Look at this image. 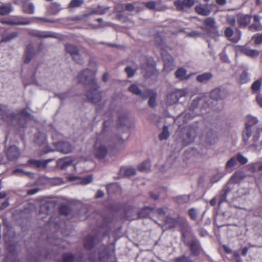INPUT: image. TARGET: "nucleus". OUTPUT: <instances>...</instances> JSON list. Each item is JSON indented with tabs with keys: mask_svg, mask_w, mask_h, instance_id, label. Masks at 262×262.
<instances>
[{
	"mask_svg": "<svg viewBox=\"0 0 262 262\" xmlns=\"http://www.w3.org/2000/svg\"><path fill=\"white\" fill-rule=\"evenodd\" d=\"M95 75L94 71L86 69L78 74L77 78L79 83L90 86V90L86 94V98L89 102L96 104L101 101V96L98 91L99 86L96 82Z\"/></svg>",
	"mask_w": 262,
	"mask_h": 262,
	"instance_id": "1",
	"label": "nucleus"
},
{
	"mask_svg": "<svg viewBox=\"0 0 262 262\" xmlns=\"http://www.w3.org/2000/svg\"><path fill=\"white\" fill-rule=\"evenodd\" d=\"M0 116L1 119L7 121L9 120L11 121H15L20 129L26 127L28 121L31 118V114L26 108L21 110L17 113L10 114L6 105L0 104Z\"/></svg>",
	"mask_w": 262,
	"mask_h": 262,
	"instance_id": "2",
	"label": "nucleus"
},
{
	"mask_svg": "<svg viewBox=\"0 0 262 262\" xmlns=\"http://www.w3.org/2000/svg\"><path fill=\"white\" fill-rule=\"evenodd\" d=\"M248 121L245 123V129L243 132L242 136L243 141L246 143L249 138L252 135V132L253 129H255V126H254L258 122L256 118L248 115L247 117Z\"/></svg>",
	"mask_w": 262,
	"mask_h": 262,
	"instance_id": "3",
	"label": "nucleus"
},
{
	"mask_svg": "<svg viewBox=\"0 0 262 262\" xmlns=\"http://www.w3.org/2000/svg\"><path fill=\"white\" fill-rule=\"evenodd\" d=\"M161 54L164 61L163 71L166 73H168L172 71L175 67L174 59L166 51H162Z\"/></svg>",
	"mask_w": 262,
	"mask_h": 262,
	"instance_id": "4",
	"label": "nucleus"
},
{
	"mask_svg": "<svg viewBox=\"0 0 262 262\" xmlns=\"http://www.w3.org/2000/svg\"><path fill=\"white\" fill-rule=\"evenodd\" d=\"M65 49L67 53H69L73 57V59L76 62L82 64L83 62V59L79 53V49L76 46L67 43L65 45Z\"/></svg>",
	"mask_w": 262,
	"mask_h": 262,
	"instance_id": "5",
	"label": "nucleus"
},
{
	"mask_svg": "<svg viewBox=\"0 0 262 262\" xmlns=\"http://www.w3.org/2000/svg\"><path fill=\"white\" fill-rule=\"evenodd\" d=\"M252 16L250 14H239L237 15V22L239 28H246L250 25Z\"/></svg>",
	"mask_w": 262,
	"mask_h": 262,
	"instance_id": "6",
	"label": "nucleus"
},
{
	"mask_svg": "<svg viewBox=\"0 0 262 262\" xmlns=\"http://www.w3.org/2000/svg\"><path fill=\"white\" fill-rule=\"evenodd\" d=\"M29 34L34 37L39 38H57V34L52 32L41 31L39 30H33L29 32Z\"/></svg>",
	"mask_w": 262,
	"mask_h": 262,
	"instance_id": "7",
	"label": "nucleus"
},
{
	"mask_svg": "<svg viewBox=\"0 0 262 262\" xmlns=\"http://www.w3.org/2000/svg\"><path fill=\"white\" fill-rule=\"evenodd\" d=\"M29 34L34 37L39 38H57V34L52 32L41 31L39 30H33L29 32Z\"/></svg>",
	"mask_w": 262,
	"mask_h": 262,
	"instance_id": "8",
	"label": "nucleus"
},
{
	"mask_svg": "<svg viewBox=\"0 0 262 262\" xmlns=\"http://www.w3.org/2000/svg\"><path fill=\"white\" fill-rule=\"evenodd\" d=\"M20 150L15 145L10 146L6 151L7 158L10 161H15L20 156Z\"/></svg>",
	"mask_w": 262,
	"mask_h": 262,
	"instance_id": "9",
	"label": "nucleus"
},
{
	"mask_svg": "<svg viewBox=\"0 0 262 262\" xmlns=\"http://www.w3.org/2000/svg\"><path fill=\"white\" fill-rule=\"evenodd\" d=\"M157 97V93L152 90H146L142 95L143 99L149 97L148 105L150 107H154L156 105V101Z\"/></svg>",
	"mask_w": 262,
	"mask_h": 262,
	"instance_id": "10",
	"label": "nucleus"
},
{
	"mask_svg": "<svg viewBox=\"0 0 262 262\" xmlns=\"http://www.w3.org/2000/svg\"><path fill=\"white\" fill-rule=\"evenodd\" d=\"M152 63L147 62L146 63L143 64L142 66V69L145 71L144 76L146 78L150 77L157 72L155 69L156 63L152 60Z\"/></svg>",
	"mask_w": 262,
	"mask_h": 262,
	"instance_id": "11",
	"label": "nucleus"
},
{
	"mask_svg": "<svg viewBox=\"0 0 262 262\" xmlns=\"http://www.w3.org/2000/svg\"><path fill=\"white\" fill-rule=\"evenodd\" d=\"M195 3L194 0H176L174 2V5L177 10L182 11L185 8L192 7Z\"/></svg>",
	"mask_w": 262,
	"mask_h": 262,
	"instance_id": "12",
	"label": "nucleus"
},
{
	"mask_svg": "<svg viewBox=\"0 0 262 262\" xmlns=\"http://www.w3.org/2000/svg\"><path fill=\"white\" fill-rule=\"evenodd\" d=\"M29 0H16L18 4L22 5V9L25 13L32 14L34 12V6L31 3H28Z\"/></svg>",
	"mask_w": 262,
	"mask_h": 262,
	"instance_id": "13",
	"label": "nucleus"
},
{
	"mask_svg": "<svg viewBox=\"0 0 262 262\" xmlns=\"http://www.w3.org/2000/svg\"><path fill=\"white\" fill-rule=\"evenodd\" d=\"M252 17L253 18V22L248 26L249 30L252 32L261 30L262 25L260 21L261 17L258 14H254Z\"/></svg>",
	"mask_w": 262,
	"mask_h": 262,
	"instance_id": "14",
	"label": "nucleus"
},
{
	"mask_svg": "<svg viewBox=\"0 0 262 262\" xmlns=\"http://www.w3.org/2000/svg\"><path fill=\"white\" fill-rule=\"evenodd\" d=\"M227 95V92L225 89L216 88L212 90L210 93V98L215 100L222 99Z\"/></svg>",
	"mask_w": 262,
	"mask_h": 262,
	"instance_id": "15",
	"label": "nucleus"
},
{
	"mask_svg": "<svg viewBox=\"0 0 262 262\" xmlns=\"http://www.w3.org/2000/svg\"><path fill=\"white\" fill-rule=\"evenodd\" d=\"M55 146L58 151L63 153H69L72 151V145L67 142L59 141L55 144Z\"/></svg>",
	"mask_w": 262,
	"mask_h": 262,
	"instance_id": "16",
	"label": "nucleus"
},
{
	"mask_svg": "<svg viewBox=\"0 0 262 262\" xmlns=\"http://www.w3.org/2000/svg\"><path fill=\"white\" fill-rule=\"evenodd\" d=\"M35 55L34 47L30 43L28 45L25 49V54L24 55V61L26 63H29Z\"/></svg>",
	"mask_w": 262,
	"mask_h": 262,
	"instance_id": "17",
	"label": "nucleus"
},
{
	"mask_svg": "<svg viewBox=\"0 0 262 262\" xmlns=\"http://www.w3.org/2000/svg\"><path fill=\"white\" fill-rule=\"evenodd\" d=\"M33 22L32 20L25 18H23L22 20H5L4 19L1 20V23L10 25H29Z\"/></svg>",
	"mask_w": 262,
	"mask_h": 262,
	"instance_id": "18",
	"label": "nucleus"
},
{
	"mask_svg": "<svg viewBox=\"0 0 262 262\" xmlns=\"http://www.w3.org/2000/svg\"><path fill=\"white\" fill-rule=\"evenodd\" d=\"M186 73L187 70L185 68L181 67L177 70V71L175 72L174 75L176 78L182 81L184 80H188L190 77L191 75L194 74H190L189 75H186Z\"/></svg>",
	"mask_w": 262,
	"mask_h": 262,
	"instance_id": "19",
	"label": "nucleus"
},
{
	"mask_svg": "<svg viewBox=\"0 0 262 262\" xmlns=\"http://www.w3.org/2000/svg\"><path fill=\"white\" fill-rule=\"evenodd\" d=\"M248 160L243 156L241 153H238L235 156L230 158L226 163V164H236L237 162L239 164H246Z\"/></svg>",
	"mask_w": 262,
	"mask_h": 262,
	"instance_id": "20",
	"label": "nucleus"
},
{
	"mask_svg": "<svg viewBox=\"0 0 262 262\" xmlns=\"http://www.w3.org/2000/svg\"><path fill=\"white\" fill-rule=\"evenodd\" d=\"M18 32L16 31L4 33L2 35L0 42H9L13 39L16 38L18 36Z\"/></svg>",
	"mask_w": 262,
	"mask_h": 262,
	"instance_id": "21",
	"label": "nucleus"
},
{
	"mask_svg": "<svg viewBox=\"0 0 262 262\" xmlns=\"http://www.w3.org/2000/svg\"><path fill=\"white\" fill-rule=\"evenodd\" d=\"M107 152L106 147L104 145H101L95 151V157L99 159H102L105 157Z\"/></svg>",
	"mask_w": 262,
	"mask_h": 262,
	"instance_id": "22",
	"label": "nucleus"
},
{
	"mask_svg": "<svg viewBox=\"0 0 262 262\" xmlns=\"http://www.w3.org/2000/svg\"><path fill=\"white\" fill-rule=\"evenodd\" d=\"M203 30L209 36L212 38L216 39L219 36V31L216 26L211 28H204Z\"/></svg>",
	"mask_w": 262,
	"mask_h": 262,
	"instance_id": "23",
	"label": "nucleus"
},
{
	"mask_svg": "<svg viewBox=\"0 0 262 262\" xmlns=\"http://www.w3.org/2000/svg\"><path fill=\"white\" fill-rule=\"evenodd\" d=\"M34 142L39 146L43 145L47 142V137L44 134H36L35 136Z\"/></svg>",
	"mask_w": 262,
	"mask_h": 262,
	"instance_id": "24",
	"label": "nucleus"
},
{
	"mask_svg": "<svg viewBox=\"0 0 262 262\" xmlns=\"http://www.w3.org/2000/svg\"><path fill=\"white\" fill-rule=\"evenodd\" d=\"M13 10V7L10 4L0 5V15H8Z\"/></svg>",
	"mask_w": 262,
	"mask_h": 262,
	"instance_id": "25",
	"label": "nucleus"
},
{
	"mask_svg": "<svg viewBox=\"0 0 262 262\" xmlns=\"http://www.w3.org/2000/svg\"><path fill=\"white\" fill-rule=\"evenodd\" d=\"M212 77V74L210 72L204 73L197 76L196 80L201 83L206 82Z\"/></svg>",
	"mask_w": 262,
	"mask_h": 262,
	"instance_id": "26",
	"label": "nucleus"
},
{
	"mask_svg": "<svg viewBox=\"0 0 262 262\" xmlns=\"http://www.w3.org/2000/svg\"><path fill=\"white\" fill-rule=\"evenodd\" d=\"M128 122V117L126 114L121 115L119 116L118 120L117 123V126L121 127L123 126L126 125Z\"/></svg>",
	"mask_w": 262,
	"mask_h": 262,
	"instance_id": "27",
	"label": "nucleus"
},
{
	"mask_svg": "<svg viewBox=\"0 0 262 262\" xmlns=\"http://www.w3.org/2000/svg\"><path fill=\"white\" fill-rule=\"evenodd\" d=\"M62 8L57 3H53L49 8V12L52 14H57Z\"/></svg>",
	"mask_w": 262,
	"mask_h": 262,
	"instance_id": "28",
	"label": "nucleus"
},
{
	"mask_svg": "<svg viewBox=\"0 0 262 262\" xmlns=\"http://www.w3.org/2000/svg\"><path fill=\"white\" fill-rule=\"evenodd\" d=\"M243 52L246 55L251 57H255L259 55V52L258 51L256 50L244 49L243 50Z\"/></svg>",
	"mask_w": 262,
	"mask_h": 262,
	"instance_id": "29",
	"label": "nucleus"
},
{
	"mask_svg": "<svg viewBox=\"0 0 262 262\" xmlns=\"http://www.w3.org/2000/svg\"><path fill=\"white\" fill-rule=\"evenodd\" d=\"M106 12V9L101 6H98L97 8L91 10L90 14L102 15Z\"/></svg>",
	"mask_w": 262,
	"mask_h": 262,
	"instance_id": "30",
	"label": "nucleus"
},
{
	"mask_svg": "<svg viewBox=\"0 0 262 262\" xmlns=\"http://www.w3.org/2000/svg\"><path fill=\"white\" fill-rule=\"evenodd\" d=\"M195 9L198 14L204 16L208 15L210 13L209 10L202 6H196Z\"/></svg>",
	"mask_w": 262,
	"mask_h": 262,
	"instance_id": "31",
	"label": "nucleus"
},
{
	"mask_svg": "<svg viewBox=\"0 0 262 262\" xmlns=\"http://www.w3.org/2000/svg\"><path fill=\"white\" fill-rule=\"evenodd\" d=\"M204 25L206 27L205 28H211L216 27L215 20L212 17L206 18L204 21Z\"/></svg>",
	"mask_w": 262,
	"mask_h": 262,
	"instance_id": "32",
	"label": "nucleus"
},
{
	"mask_svg": "<svg viewBox=\"0 0 262 262\" xmlns=\"http://www.w3.org/2000/svg\"><path fill=\"white\" fill-rule=\"evenodd\" d=\"M128 91L130 92H132L133 94L136 95H141L142 97V95L143 93H142L141 90L139 88V87L136 85V84H132L129 88H128Z\"/></svg>",
	"mask_w": 262,
	"mask_h": 262,
	"instance_id": "33",
	"label": "nucleus"
},
{
	"mask_svg": "<svg viewBox=\"0 0 262 262\" xmlns=\"http://www.w3.org/2000/svg\"><path fill=\"white\" fill-rule=\"evenodd\" d=\"M169 136V132L168 127L164 125L163 127L162 133L159 135V139L160 140H166Z\"/></svg>",
	"mask_w": 262,
	"mask_h": 262,
	"instance_id": "34",
	"label": "nucleus"
},
{
	"mask_svg": "<svg viewBox=\"0 0 262 262\" xmlns=\"http://www.w3.org/2000/svg\"><path fill=\"white\" fill-rule=\"evenodd\" d=\"M53 161V159H49L45 160H37V159H29L27 164H48Z\"/></svg>",
	"mask_w": 262,
	"mask_h": 262,
	"instance_id": "35",
	"label": "nucleus"
},
{
	"mask_svg": "<svg viewBox=\"0 0 262 262\" xmlns=\"http://www.w3.org/2000/svg\"><path fill=\"white\" fill-rule=\"evenodd\" d=\"M93 180V178L91 176H88L83 178L79 179V182L78 184H80L81 185H87L92 182Z\"/></svg>",
	"mask_w": 262,
	"mask_h": 262,
	"instance_id": "36",
	"label": "nucleus"
},
{
	"mask_svg": "<svg viewBox=\"0 0 262 262\" xmlns=\"http://www.w3.org/2000/svg\"><path fill=\"white\" fill-rule=\"evenodd\" d=\"M240 82L242 84L246 83L249 80L248 73L246 71H244L239 76Z\"/></svg>",
	"mask_w": 262,
	"mask_h": 262,
	"instance_id": "37",
	"label": "nucleus"
},
{
	"mask_svg": "<svg viewBox=\"0 0 262 262\" xmlns=\"http://www.w3.org/2000/svg\"><path fill=\"white\" fill-rule=\"evenodd\" d=\"M13 174L17 176H28L29 177L32 174L30 172L25 171L24 170L19 168L15 169L13 171Z\"/></svg>",
	"mask_w": 262,
	"mask_h": 262,
	"instance_id": "38",
	"label": "nucleus"
},
{
	"mask_svg": "<svg viewBox=\"0 0 262 262\" xmlns=\"http://www.w3.org/2000/svg\"><path fill=\"white\" fill-rule=\"evenodd\" d=\"M121 172H123L126 176H132L135 174L136 170L132 167H128L125 169L122 168L121 169Z\"/></svg>",
	"mask_w": 262,
	"mask_h": 262,
	"instance_id": "39",
	"label": "nucleus"
},
{
	"mask_svg": "<svg viewBox=\"0 0 262 262\" xmlns=\"http://www.w3.org/2000/svg\"><path fill=\"white\" fill-rule=\"evenodd\" d=\"M184 96V92L183 91L178 90L172 93L170 97H174L176 98L175 101H178L180 97Z\"/></svg>",
	"mask_w": 262,
	"mask_h": 262,
	"instance_id": "40",
	"label": "nucleus"
},
{
	"mask_svg": "<svg viewBox=\"0 0 262 262\" xmlns=\"http://www.w3.org/2000/svg\"><path fill=\"white\" fill-rule=\"evenodd\" d=\"M83 3L82 0H72L69 5V8H76L80 6Z\"/></svg>",
	"mask_w": 262,
	"mask_h": 262,
	"instance_id": "41",
	"label": "nucleus"
},
{
	"mask_svg": "<svg viewBox=\"0 0 262 262\" xmlns=\"http://www.w3.org/2000/svg\"><path fill=\"white\" fill-rule=\"evenodd\" d=\"M252 131L254 132L253 135V141L254 142L256 143L260 137L259 129L257 127H255V129H253Z\"/></svg>",
	"mask_w": 262,
	"mask_h": 262,
	"instance_id": "42",
	"label": "nucleus"
},
{
	"mask_svg": "<svg viewBox=\"0 0 262 262\" xmlns=\"http://www.w3.org/2000/svg\"><path fill=\"white\" fill-rule=\"evenodd\" d=\"M56 97H58L60 100L63 101L68 98H69L70 96V92H66L61 93H58L55 94Z\"/></svg>",
	"mask_w": 262,
	"mask_h": 262,
	"instance_id": "43",
	"label": "nucleus"
},
{
	"mask_svg": "<svg viewBox=\"0 0 262 262\" xmlns=\"http://www.w3.org/2000/svg\"><path fill=\"white\" fill-rule=\"evenodd\" d=\"M261 86V82L259 80H257L253 82L252 84L251 89L253 91L257 92L260 90Z\"/></svg>",
	"mask_w": 262,
	"mask_h": 262,
	"instance_id": "44",
	"label": "nucleus"
},
{
	"mask_svg": "<svg viewBox=\"0 0 262 262\" xmlns=\"http://www.w3.org/2000/svg\"><path fill=\"white\" fill-rule=\"evenodd\" d=\"M252 38L255 44L260 45L262 43V34H257Z\"/></svg>",
	"mask_w": 262,
	"mask_h": 262,
	"instance_id": "45",
	"label": "nucleus"
},
{
	"mask_svg": "<svg viewBox=\"0 0 262 262\" xmlns=\"http://www.w3.org/2000/svg\"><path fill=\"white\" fill-rule=\"evenodd\" d=\"M125 71L128 77H132L134 76L136 73V70L133 69L130 67H127L125 69Z\"/></svg>",
	"mask_w": 262,
	"mask_h": 262,
	"instance_id": "46",
	"label": "nucleus"
},
{
	"mask_svg": "<svg viewBox=\"0 0 262 262\" xmlns=\"http://www.w3.org/2000/svg\"><path fill=\"white\" fill-rule=\"evenodd\" d=\"M233 33V30L231 27H227L225 30V35L228 38L232 36Z\"/></svg>",
	"mask_w": 262,
	"mask_h": 262,
	"instance_id": "47",
	"label": "nucleus"
},
{
	"mask_svg": "<svg viewBox=\"0 0 262 262\" xmlns=\"http://www.w3.org/2000/svg\"><path fill=\"white\" fill-rule=\"evenodd\" d=\"M146 7L150 10H154L156 8V4L154 1H149L145 3Z\"/></svg>",
	"mask_w": 262,
	"mask_h": 262,
	"instance_id": "48",
	"label": "nucleus"
},
{
	"mask_svg": "<svg viewBox=\"0 0 262 262\" xmlns=\"http://www.w3.org/2000/svg\"><path fill=\"white\" fill-rule=\"evenodd\" d=\"M64 262H71L73 259V255L70 253H66L63 256Z\"/></svg>",
	"mask_w": 262,
	"mask_h": 262,
	"instance_id": "49",
	"label": "nucleus"
},
{
	"mask_svg": "<svg viewBox=\"0 0 262 262\" xmlns=\"http://www.w3.org/2000/svg\"><path fill=\"white\" fill-rule=\"evenodd\" d=\"M227 22L229 25L234 26L236 23V19L234 16H229L227 18Z\"/></svg>",
	"mask_w": 262,
	"mask_h": 262,
	"instance_id": "50",
	"label": "nucleus"
},
{
	"mask_svg": "<svg viewBox=\"0 0 262 262\" xmlns=\"http://www.w3.org/2000/svg\"><path fill=\"white\" fill-rule=\"evenodd\" d=\"M112 122H113V120L112 119H108L107 120H105L104 121L103 128L102 130V131L103 132H104L105 131L106 128L108 127L111 125Z\"/></svg>",
	"mask_w": 262,
	"mask_h": 262,
	"instance_id": "51",
	"label": "nucleus"
},
{
	"mask_svg": "<svg viewBox=\"0 0 262 262\" xmlns=\"http://www.w3.org/2000/svg\"><path fill=\"white\" fill-rule=\"evenodd\" d=\"M189 214L190 216V217L194 220L196 218L197 216V212L194 209H191L189 211Z\"/></svg>",
	"mask_w": 262,
	"mask_h": 262,
	"instance_id": "52",
	"label": "nucleus"
},
{
	"mask_svg": "<svg viewBox=\"0 0 262 262\" xmlns=\"http://www.w3.org/2000/svg\"><path fill=\"white\" fill-rule=\"evenodd\" d=\"M150 165H140L139 169L141 171H147L149 169Z\"/></svg>",
	"mask_w": 262,
	"mask_h": 262,
	"instance_id": "53",
	"label": "nucleus"
},
{
	"mask_svg": "<svg viewBox=\"0 0 262 262\" xmlns=\"http://www.w3.org/2000/svg\"><path fill=\"white\" fill-rule=\"evenodd\" d=\"M33 18L40 20L46 23H54V20L45 17H34Z\"/></svg>",
	"mask_w": 262,
	"mask_h": 262,
	"instance_id": "54",
	"label": "nucleus"
},
{
	"mask_svg": "<svg viewBox=\"0 0 262 262\" xmlns=\"http://www.w3.org/2000/svg\"><path fill=\"white\" fill-rule=\"evenodd\" d=\"M256 100L257 104L260 107H262V96L260 94H258L256 97Z\"/></svg>",
	"mask_w": 262,
	"mask_h": 262,
	"instance_id": "55",
	"label": "nucleus"
},
{
	"mask_svg": "<svg viewBox=\"0 0 262 262\" xmlns=\"http://www.w3.org/2000/svg\"><path fill=\"white\" fill-rule=\"evenodd\" d=\"M200 35V33L195 31H191L188 33V36L189 37H197Z\"/></svg>",
	"mask_w": 262,
	"mask_h": 262,
	"instance_id": "56",
	"label": "nucleus"
},
{
	"mask_svg": "<svg viewBox=\"0 0 262 262\" xmlns=\"http://www.w3.org/2000/svg\"><path fill=\"white\" fill-rule=\"evenodd\" d=\"M222 178V176L220 174H217L216 176H214L211 179V181L212 183H215L217 182L221 178Z\"/></svg>",
	"mask_w": 262,
	"mask_h": 262,
	"instance_id": "57",
	"label": "nucleus"
},
{
	"mask_svg": "<svg viewBox=\"0 0 262 262\" xmlns=\"http://www.w3.org/2000/svg\"><path fill=\"white\" fill-rule=\"evenodd\" d=\"M134 9V6L132 4H127L125 5V10L132 11Z\"/></svg>",
	"mask_w": 262,
	"mask_h": 262,
	"instance_id": "58",
	"label": "nucleus"
},
{
	"mask_svg": "<svg viewBox=\"0 0 262 262\" xmlns=\"http://www.w3.org/2000/svg\"><path fill=\"white\" fill-rule=\"evenodd\" d=\"M9 205V203L8 201H6L2 203L1 205L0 206V209L3 210L7 207Z\"/></svg>",
	"mask_w": 262,
	"mask_h": 262,
	"instance_id": "59",
	"label": "nucleus"
},
{
	"mask_svg": "<svg viewBox=\"0 0 262 262\" xmlns=\"http://www.w3.org/2000/svg\"><path fill=\"white\" fill-rule=\"evenodd\" d=\"M119 186L118 184H112L111 185H110L107 187V189L108 191H111L112 189H113L116 188H118Z\"/></svg>",
	"mask_w": 262,
	"mask_h": 262,
	"instance_id": "60",
	"label": "nucleus"
},
{
	"mask_svg": "<svg viewBox=\"0 0 262 262\" xmlns=\"http://www.w3.org/2000/svg\"><path fill=\"white\" fill-rule=\"evenodd\" d=\"M215 1L216 3L220 6H224L227 3V0H215Z\"/></svg>",
	"mask_w": 262,
	"mask_h": 262,
	"instance_id": "61",
	"label": "nucleus"
},
{
	"mask_svg": "<svg viewBox=\"0 0 262 262\" xmlns=\"http://www.w3.org/2000/svg\"><path fill=\"white\" fill-rule=\"evenodd\" d=\"M104 194V193L101 190H98L95 194V197L97 198L102 197Z\"/></svg>",
	"mask_w": 262,
	"mask_h": 262,
	"instance_id": "62",
	"label": "nucleus"
},
{
	"mask_svg": "<svg viewBox=\"0 0 262 262\" xmlns=\"http://www.w3.org/2000/svg\"><path fill=\"white\" fill-rule=\"evenodd\" d=\"M38 189H30L28 191V193L29 194H30V195H32V194H34L35 193H36L37 191H38Z\"/></svg>",
	"mask_w": 262,
	"mask_h": 262,
	"instance_id": "63",
	"label": "nucleus"
},
{
	"mask_svg": "<svg viewBox=\"0 0 262 262\" xmlns=\"http://www.w3.org/2000/svg\"><path fill=\"white\" fill-rule=\"evenodd\" d=\"M102 80L104 82H106L108 80V75L107 73H105L102 76Z\"/></svg>",
	"mask_w": 262,
	"mask_h": 262,
	"instance_id": "64",
	"label": "nucleus"
}]
</instances>
